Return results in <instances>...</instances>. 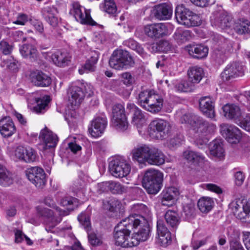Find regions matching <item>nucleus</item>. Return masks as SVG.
Returning a JSON list of instances; mask_svg holds the SVG:
<instances>
[{
  "mask_svg": "<svg viewBox=\"0 0 250 250\" xmlns=\"http://www.w3.org/2000/svg\"><path fill=\"white\" fill-rule=\"evenodd\" d=\"M193 117H197V116L190 113H186L181 117L180 122L182 124H188L192 127L193 125V121L194 120Z\"/></svg>",
  "mask_w": 250,
  "mask_h": 250,
  "instance_id": "obj_58",
  "label": "nucleus"
},
{
  "mask_svg": "<svg viewBox=\"0 0 250 250\" xmlns=\"http://www.w3.org/2000/svg\"><path fill=\"white\" fill-rule=\"evenodd\" d=\"M29 20V17L24 13H19L16 20L13 21V23L20 25H24Z\"/></svg>",
  "mask_w": 250,
  "mask_h": 250,
  "instance_id": "obj_57",
  "label": "nucleus"
},
{
  "mask_svg": "<svg viewBox=\"0 0 250 250\" xmlns=\"http://www.w3.org/2000/svg\"><path fill=\"white\" fill-rule=\"evenodd\" d=\"M51 59L54 63L59 67H64L68 65L70 61L68 54L65 52L57 51L51 55Z\"/></svg>",
  "mask_w": 250,
  "mask_h": 250,
  "instance_id": "obj_37",
  "label": "nucleus"
},
{
  "mask_svg": "<svg viewBox=\"0 0 250 250\" xmlns=\"http://www.w3.org/2000/svg\"><path fill=\"white\" fill-rule=\"evenodd\" d=\"M98 60V56L97 54H95L94 55L92 56L86 62L83 68L79 69V73L83 74L84 73V71H94L95 69V65L97 62Z\"/></svg>",
  "mask_w": 250,
  "mask_h": 250,
  "instance_id": "obj_45",
  "label": "nucleus"
},
{
  "mask_svg": "<svg viewBox=\"0 0 250 250\" xmlns=\"http://www.w3.org/2000/svg\"><path fill=\"white\" fill-rule=\"evenodd\" d=\"M184 156L188 161L199 166L204 164L205 161V158L202 154L194 151L184 152Z\"/></svg>",
  "mask_w": 250,
  "mask_h": 250,
  "instance_id": "obj_40",
  "label": "nucleus"
},
{
  "mask_svg": "<svg viewBox=\"0 0 250 250\" xmlns=\"http://www.w3.org/2000/svg\"><path fill=\"white\" fill-rule=\"evenodd\" d=\"M197 205L201 212L207 213L212 209L214 201L210 197H202L198 200Z\"/></svg>",
  "mask_w": 250,
  "mask_h": 250,
  "instance_id": "obj_42",
  "label": "nucleus"
},
{
  "mask_svg": "<svg viewBox=\"0 0 250 250\" xmlns=\"http://www.w3.org/2000/svg\"><path fill=\"white\" fill-rule=\"evenodd\" d=\"M39 138L41 140L40 146L43 150L55 147L58 141L57 136L46 128L41 130Z\"/></svg>",
  "mask_w": 250,
  "mask_h": 250,
  "instance_id": "obj_22",
  "label": "nucleus"
},
{
  "mask_svg": "<svg viewBox=\"0 0 250 250\" xmlns=\"http://www.w3.org/2000/svg\"><path fill=\"white\" fill-rule=\"evenodd\" d=\"M210 19L212 26L223 30L230 28L233 23L231 17L221 8L213 12Z\"/></svg>",
  "mask_w": 250,
  "mask_h": 250,
  "instance_id": "obj_11",
  "label": "nucleus"
},
{
  "mask_svg": "<svg viewBox=\"0 0 250 250\" xmlns=\"http://www.w3.org/2000/svg\"><path fill=\"white\" fill-rule=\"evenodd\" d=\"M132 158L141 164L147 162L156 166L162 165L165 162V156L160 150L146 145L134 149L132 151Z\"/></svg>",
  "mask_w": 250,
  "mask_h": 250,
  "instance_id": "obj_1",
  "label": "nucleus"
},
{
  "mask_svg": "<svg viewBox=\"0 0 250 250\" xmlns=\"http://www.w3.org/2000/svg\"><path fill=\"white\" fill-rule=\"evenodd\" d=\"M179 195L178 189L175 187H169L164 189L162 193V204L165 206H171L177 200Z\"/></svg>",
  "mask_w": 250,
  "mask_h": 250,
  "instance_id": "obj_29",
  "label": "nucleus"
},
{
  "mask_svg": "<svg viewBox=\"0 0 250 250\" xmlns=\"http://www.w3.org/2000/svg\"><path fill=\"white\" fill-rule=\"evenodd\" d=\"M29 79L35 85L40 87H46L51 83V78L41 71L36 70L31 72Z\"/></svg>",
  "mask_w": 250,
  "mask_h": 250,
  "instance_id": "obj_26",
  "label": "nucleus"
},
{
  "mask_svg": "<svg viewBox=\"0 0 250 250\" xmlns=\"http://www.w3.org/2000/svg\"><path fill=\"white\" fill-rule=\"evenodd\" d=\"M159 51L167 52L171 50L172 46L170 42L167 40H161L158 42Z\"/></svg>",
  "mask_w": 250,
  "mask_h": 250,
  "instance_id": "obj_59",
  "label": "nucleus"
},
{
  "mask_svg": "<svg viewBox=\"0 0 250 250\" xmlns=\"http://www.w3.org/2000/svg\"><path fill=\"white\" fill-rule=\"evenodd\" d=\"M130 218L133 219L134 221L131 224L132 225V229L136 228L140 226L141 228L139 231L132 234V239H135L136 244H134V247L137 246L140 242L146 241L149 234V227L146 219H145L142 215H130Z\"/></svg>",
  "mask_w": 250,
  "mask_h": 250,
  "instance_id": "obj_8",
  "label": "nucleus"
},
{
  "mask_svg": "<svg viewBox=\"0 0 250 250\" xmlns=\"http://www.w3.org/2000/svg\"><path fill=\"white\" fill-rule=\"evenodd\" d=\"M107 123V119L104 115L95 118L88 127L90 135L94 138L101 136L105 130Z\"/></svg>",
  "mask_w": 250,
  "mask_h": 250,
  "instance_id": "obj_23",
  "label": "nucleus"
},
{
  "mask_svg": "<svg viewBox=\"0 0 250 250\" xmlns=\"http://www.w3.org/2000/svg\"><path fill=\"white\" fill-rule=\"evenodd\" d=\"M84 97L82 89L76 85H72L68 91V104L72 110H75L80 104Z\"/></svg>",
  "mask_w": 250,
  "mask_h": 250,
  "instance_id": "obj_25",
  "label": "nucleus"
},
{
  "mask_svg": "<svg viewBox=\"0 0 250 250\" xmlns=\"http://www.w3.org/2000/svg\"><path fill=\"white\" fill-rule=\"evenodd\" d=\"M124 44L132 50H135L139 54H143V48L133 39H129L124 42Z\"/></svg>",
  "mask_w": 250,
  "mask_h": 250,
  "instance_id": "obj_55",
  "label": "nucleus"
},
{
  "mask_svg": "<svg viewBox=\"0 0 250 250\" xmlns=\"http://www.w3.org/2000/svg\"><path fill=\"white\" fill-rule=\"evenodd\" d=\"M194 212V205L190 203L184 206L182 214L186 219L188 220L193 216Z\"/></svg>",
  "mask_w": 250,
  "mask_h": 250,
  "instance_id": "obj_53",
  "label": "nucleus"
},
{
  "mask_svg": "<svg viewBox=\"0 0 250 250\" xmlns=\"http://www.w3.org/2000/svg\"><path fill=\"white\" fill-rule=\"evenodd\" d=\"M212 40L214 44L217 55L225 54L232 47V45L229 41L219 34L213 35Z\"/></svg>",
  "mask_w": 250,
  "mask_h": 250,
  "instance_id": "obj_28",
  "label": "nucleus"
},
{
  "mask_svg": "<svg viewBox=\"0 0 250 250\" xmlns=\"http://www.w3.org/2000/svg\"><path fill=\"white\" fill-rule=\"evenodd\" d=\"M70 12L74 16L76 21L82 24L96 25V22L92 19L90 14L78 2H73Z\"/></svg>",
  "mask_w": 250,
  "mask_h": 250,
  "instance_id": "obj_17",
  "label": "nucleus"
},
{
  "mask_svg": "<svg viewBox=\"0 0 250 250\" xmlns=\"http://www.w3.org/2000/svg\"><path fill=\"white\" fill-rule=\"evenodd\" d=\"M242 240L248 250H250V232H242Z\"/></svg>",
  "mask_w": 250,
  "mask_h": 250,
  "instance_id": "obj_64",
  "label": "nucleus"
},
{
  "mask_svg": "<svg viewBox=\"0 0 250 250\" xmlns=\"http://www.w3.org/2000/svg\"><path fill=\"white\" fill-rule=\"evenodd\" d=\"M130 170V166L122 157L115 158L109 164V170L110 173L116 178H120L127 176Z\"/></svg>",
  "mask_w": 250,
  "mask_h": 250,
  "instance_id": "obj_12",
  "label": "nucleus"
},
{
  "mask_svg": "<svg viewBox=\"0 0 250 250\" xmlns=\"http://www.w3.org/2000/svg\"><path fill=\"white\" fill-rule=\"evenodd\" d=\"M199 107L201 111L208 117H214V110L213 103L208 97H202L199 101Z\"/></svg>",
  "mask_w": 250,
  "mask_h": 250,
  "instance_id": "obj_32",
  "label": "nucleus"
},
{
  "mask_svg": "<svg viewBox=\"0 0 250 250\" xmlns=\"http://www.w3.org/2000/svg\"><path fill=\"white\" fill-rule=\"evenodd\" d=\"M244 67L239 62H234L228 64L221 73L223 81H229L237 77L244 75Z\"/></svg>",
  "mask_w": 250,
  "mask_h": 250,
  "instance_id": "obj_19",
  "label": "nucleus"
},
{
  "mask_svg": "<svg viewBox=\"0 0 250 250\" xmlns=\"http://www.w3.org/2000/svg\"><path fill=\"white\" fill-rule=\"evenodd\" d=\"M220 132L227 141L231 144L238 143L242 137L240 130L232 125L227 124L221 125Z\"/></svg>",
  "mask_w": 250,
  "mask_h": 250,
  "instance_id": "obj_18",
  "label": "nucleus"
},
{
  "mask_svg": "<svg viewBox=\"0 0 250 250\" xmlns=\"http://www.w3.org/2000/svg\"><path fill=\"white\" fill-rule=\"evenodd\" d=\"M163 174L154 168L148 169L143 180V186L149 194H155L161 188Z\"/></svg>",
  "mask_w": 250,
  "mask_h": 250,
  "instance_id": "obj_4",
  "label": "nucleus"
},
{
  "mask_svg": "<svg viewBox=\"0 0 250 250\" xmlns=\"http://www.w3.org/2000/svg\"><path fill=\"white\" fill-rule=\"evenodd\" d=\"M15 242L16 243H20L23 240V238L25 237L27 243L29 245H31L32 244V242H31L30 239L26 237L25 235H24L21 231L19 230H16L15 232Z\"/></svg>",
  "mask_w": 250,
  "mask_h": 250,
  "instance_id": "obj_63",
  "label": "nucleus"
},
{
  "mask_svg": "<svg viewBox=\"0 0 250 250\" xmlns=\"http://www.w3.org/2000/svg\"><path fill=\"white\" fill-rule=\"evenodd\" d=\"M21 55L25 57L35 60L38 56L36 48L32 44H26L23 45L20 49Z\"/></svg>",
  "mask_w": 250,
  "mask_h": 250,
  "instance_id": "obj_41",
  "label": "nucleus"
},
{
  "mask_svg": "<svg viewBox=\"0 0 250 250\" xmlns=\"http://www.w3.org/2000/svg\"><path fill=\"white\" fill-rule=\"evenodd\" d=\"M26 174L28 180L38 188H42L45 183V174L44 170L38 167L27 169Z\"/></svg>",
  "mask_w": 250,
  "mask_h": 250,
  "instance_id": "obj_21",
  "label": "nucleus"
},
{
  "mask_svg": "<svg viewBox=\"0 0 250 250\" xmlns=\"http://www.w3.org/2000/svg\"><path fill=\"white\" fill-rule=\"evenodd\" d=\"M235 123L246 131H250V114L246 115L242 119L239 118Z\"/></svg>",
  "mask_w": 250,
  "mask_h": 250,
  "instance_id": "obj_54",
  "label": "nucleus"
},
{
  "mask_svg": "<svg viewBox=\"0 0 250 250\" xmlns=\"http://www.w3.org/2000/svg\"><path fill=\"white\" fill-rule=\"evenodd\" d=\"M156 241L164 247H166L171 242V233L161 219L158 220L157 223Z\"/></svg>",
  "mask_w": 250,
  "mask_h": 250,
  "instance_id": "obj_24",
  "label": "nucleus"
},
{
  "mask_svg": "<svg viewBox=\"0 0 250 250\" xmlns=\"http://www.w3.org/2000/svg\"><path fill=\"white\" fill-rule=\"evenodd\" d=\"M109 185V191L113 194H121L126 191V188L119 182L110 181Z\"/></svg>",
  "mask_w": 250,
  "mask_h": 250,
  "instance_id": "obj_52",
  "label": "nucleus"
},
{
  "mask_svg": "<svg viewBox=\"0 0 250 250\" xmlns=\"http://www.w3.org/2000/svg\"><path fill=\"white\" fill-rule=\"evenodd\" d=\"M173 38L177 43L182 44L190 39V32L188 30H183L179 28L175 32Z\"/></svg>",
  "mask_w": 250,
  "mask_h": 250,
  "instance_id": "obj_43",
  "label": "nucleus"
},
{
  "mask_svg": "<svg viewBox=\"0 0 250 250\" xmlns=\"http://www.w3.org/2000/svg\"><path fill=\"white\" fill-rule=\"evenodd\" d=\"M188 76L189 81L193 83H198L204 76L202 68L198 66L190 67L188 70Z\"/></svg>",
  "mask_w": 250,
  "mask_h": 250,
  "instance_id": "obj_36",
  "label": "nucleus"
},
{
  "mask_svg": "<svg viewBox=\"0 0 250 250\" xmlns=\"http://www.w3.org/2000/svg\"><path fill=\"white\" fill-rule=\"evenodd\" d=\"M202 187L205 189L215 192L217 194H220L222 193V189L216 185L213 184H205L203 185Z\"/></svg>",
  "mask_w": 250,
  "mask_h": 250,
  "instance_id": "obj_61",
  "label": "nucleus"
},
{
  "mask_svg": "<svg viewBox=\"0 0 250 250\" xmlns=\"http://www.w3.org/2000/svg\"><path fill=\"white\" fill-rule=\"evenodd\" d=\"M50 99L48 96L35 98L36 105L33 107V111L37 114H43L49 108Z\"/></svg>",
  "mask_w": 250,
  "mask_h": 250,
  "instance_id": "obj_33",
  "label": "nucleus"
},
{
  "mask_svg": "<svg viewBox=\"0 0 250 250\" xmlns=\"http://www.w3.org/2000/svg\"><path fill=\"white\" fill-rule=\"evenodd\" d=\"M134 220L130 218V216L119 222L114 229V239L115 244L122 248H131L134 247L137 241L130 237V229H132L131 224Z\"/></svg>",
  "mask_w": 250,
  "mask_h": 250,
  "instance_id": "obj_2",
  "label": "nucleus"
},
{
  "mask_svg": "<svg viewBox=\"0 0 250 250\" xmlns=\"http://www.w3.org/2000/svg\"><path fill=\"white\" fill-rule=\"evenodd\" d=\"M13 182L10 173L5 169L0 170V185L4 186H8Z\"/></svg>",
  "mask_w": 250,
  "mask_h": 250,
  "instance_id": "obj_51",
  "label": "nucleus"
},
{
  "mask_svg": "<svg viewBox=\"0 0 250 250\" xmlns=\"http://www.w3.org/2000/svg\"><path fill=\"white\" fill-rule=\"evenodd\" d=\"M122 78L124 84L127 85H131L134 82V78L129 72L123 73Z\"/></svg>",
  "mask_w": 250,
  "mask_h": 250,
  "instance_id": "obj_62",
  "label": "nucleus"
},
{
  "mask_svg": "<svg viewBox=\"0 0 250 250\" xmlns=\"http://www.w3.org/2000/svg\"><path fill=\"white\" fill-rule=\"evenodd\" d=\"M184 141V137L183 135L179 134L172 138H171L169 141V145L171 146H177L183 143Z\"/></svg>",
  "mask_w": 250,
  "mask_h": 250,
  "instance_id": "obj_60",
  "label": "nucleus"
},
{
  "mask_svg": "<svg viewBox=\"0 0 250 250\" xmlns=\"http://www.w3.org/2000/svg\"><path fill=\"white\" fill-rule=\"evenodd\" d=\"M175 89L178 92H191L194 89V85L190 81H181L175 84Z\"/></svg>",
  "mask_w": 250,
  "mask_h": 250,
  "instance_id": "obj_50",
  "label": "nucleus"
},
{
  "mask_svg": "<svg viewBox=\"0 0 250 250\" xmlns=\"http://www.w3.org/2000/svg\"><path fill=\"white\" fill-rule=\"evenodd\" d=\"M138 104L150 112L157 113L162 108L163 99L153 90H145L139 93Z\"/></svg>",
  "mask_w": 250,
  "mask_h": 250,
  "instance_id": "obj_3",
  "label": "nucleus"
},
{
  "mask_svg": "<svg viewBox=\"0 0 250 250\" xmlns=\"http://www.w3.org/2000/svg\"><path fill=\"white\" fill-rule=\"evenodd\" d=\"M100 8L102 11L111 15L115 14L117 10L114 0H104V2L101 4Z\"/></svg>",
  "mask_w": 250,
  "mask_h": 250,
  "instance_id": "obj_47",
  "label": "nucleus"
},
{
  "mask_svg": "<svg viewBox=\"0 0 250 250\" xmlns=\"http://www.w3.org/2000/svg\"><path fill=\"white\" fill-rule=\"evenodd\" d=\"M127 109L132 114V123L139 128L146 123V117L144 114L138 107L133 103H128Z\"/></svg>",
  "mask_w": 250,
  "mask_h": 250,
  "instance_id": "obj_27",
  "label": "nucleus"
},
{
  "mask_svg": "<svg viewBox=\"0 0 250 250\" xmlns=\"http://www.w3.org/2000/svg\"><path fill=\"white\" fill-rule=\"evenodd\" d=\"M175 15L178 23L187 27L198 26L201 23L200 16L187 8L183 4L176 6Z\"/></svg>",
  "mask_w": 250,
  "mask_h": 250,
  "instance_id": "obj_5",
  "label": "nucleus"
},
{
  "mask_svg": "<svg viewBox=\"0 0 250 250\" xmlns=\"http://www.w3.org/2000/svg\"><path fill=\"white\" fill-rule=\"evenodd\" d=\"M223 110L225 116L234 120L235 122L242 115L240 107L234 104H226L223 107Z\"/></svg>",
  "mask_w": 250,
  "mask_h": 250,
  "instance_id": "obj_34",
  "label": "nucleus"
},
{
  "mask_svg": "<svg viewBox=\"0 0 250 250\" xmlns=\"http://www.w3.org/2000/svg\"><path fill=\"white\" fill-rule=\"evenodd\" d=\"M144 32L151 38H160L168 34V24L157 23L146 25L144 27Z\"/></svg>",
  "mask_w": 250,
  "mask_h": 250,
  "instance_id": "obj_20",
  "label": "nucleus"
},
{
  "mask_svg": "<svg viewBox=\"0 0 250 250\" xmlns=\"http://www.w3.org/2000/svg\"><path fill=\"white\" fill-rule=\"evenodd\" d=\"M233 28L235 32L239 34L250 33V21L248 20H242L235 23Z\"/></svg>",
  "mask_w": 250,
  "mask_h": 250,
  "instance_id": "obj_46",
  "label": "nucleus"
},
{
  "mask_svg": "<svg viewBox=\"0 0 250 250\" xmlns=\"http://www.w3.org/2000/svg\"><path fill=\"white\" fill-rule=\"evenodd\" d=\"M121 206L120 202L114 198H110L108 200L103 202L104 208L111 212L116 211L119 209Z\"/></svg>",
  "mask_w": 250,
  "mask_h": 250,
  "instance_id": "obj_49",
  "label": "nucleus"
},
{
  "mask_svg": "<svg viewBox=\"0 0 250 250\" xmlns=\"http://www.w3.org/2000/svg\"><path fill=\"white\" fill-rule=\"evenodd\" d=\"M44 203L46 206L55 208L56 211H57L60 215H65V211H62L59 208L57 207L56 205L55 202L53 198L51 196L46 197L44 200Z\"/></svg>",
  "mask_w": 250,
  "mask_h": 250,
  "instance_id": "obj_56",
  "label": "nucleus"
},
{
  "mask_svg": "<svg viewBox=\"0 0 250 250\" xmlns=\"http://www.w3.org/2000/svg\"><path fill=\"white\" fill-rule=\"evenodd\" d=\"M78 219L83 228L87 232L88 242L89 244L93 246H99L103 243V238L100 235L95 233H89L90 230L91 224L89 215L83 212L78 217Z\"/></svg>",
  "mask_w": 250,
  "mask_h": 250,
  "instance_id": "obj_15",
  "label": "nucleus"
},
{
  "mask_svg": "<svg viewBox=\"0 0 250 250\" xmlns=\"http://www.w3.org/2000/svg\"><path fill=\"white\" fill-rule=\"evenodd\" d=\"M112 125L117 130L124 131L128 127V122L125 113L124 107L121 104H116L113 107Z\"/></svg>",
  "mask_w": 250,
  "mask_h": 250,
  "instance_id": "obj_13",
  "label": "nucleus"
},
{
  "mask_svg": "<svg viewBox=\"0 0 250 250\" xmlns=\"http://www.w3.org/2000/svg\"><path fill=\"white\" fill-rule=\"evenodd\" d=\"M36 210L38 214L44 219L45 229L47 231H51V229L54 228L62 221V218L55 216L53 212L50 209L38 206Z\"/></svg>",
  "mask_w": 250,
  "mask_h": 250,
  "instance_id": "obj_16",
  "label": "nucleus"
},
{
  "mask_svg": "<svg viewBox=\"0 0 250 250\" xmlns=\"http://www.w3.org/2000/svg\"><path fill=\"white\" fill-rule=\"evenodd\" d=\"M193 125L192 129L196 133L195 137L201 138L202 142L201 145L206 144L208 139L205 137L208 134L213 132L216 129V126L213 124H209L200 117H193Z\"/></svg>",
  "mask_w": 250,
  "mask_h": 250,
  "instance_id": "obj_10",
  "label": "nucleus"
},
{
  "mask_svg": "<svg viewBox=\"0 0 250 250\" xmlns=\"http://www.w3.org/2000/svg\"><path fill=\"white\" fill-rule=\"evenodd\" d=\"M210 154L214 157L222 159L224 156V149L222 142L220 140H214L210 143Z\"/></svg>",
  "mask_w": 250,
  "mask_h": 250,
  "instance_id": "obj_38",
  "label": "nucleus"
},
{
  "mask_svg": "<svg viewBox=\"0 0 250 250\" xmlns=\"http://www.w3.org/2000/svg\"><path fill=\"white\" fill-rule=\"evenodd\" d=\"M16 131V126L10 117H4L0 120V132L3 137H11Z\"/></svg>",
  "mask_w": 250,
  "mask_h": 250,
  "instance_id": "obj_30",
  "label": "nucleus"
},
{
  "mask_svg": "<svg viewBox=\"0 0 250 250\" xmlns=\"http://www.w3.org/2000/svg\"><path fill=\"white\" fill-rule=\"evenodd\" d=\"M109 64L111 67L116 70L126 69L133 66L134 61L128 51L117 50L113 52Z\"/></svg>",
  "mask_w": 250,
  "mask_h": 250,
  "instance_id": "obj_6",
  "label": "nucleus"
},
{
  "mask_svg": "<svg viewBox=\"0 0 250 250\" xmlns=\"http://www.w3.org/2000/svg\"><path fill=\"white\" fill-rule=\"evenodd\" d=\"M236 217L243 222L250 224V201L239 200L233 204Z\"/></svg>",
  "mask_w": 250,
  "mask_h": 250,
  "instance_id": "obj_14",
  "label": "nucleus"
},
{
  "mask_svg": "<svg viewBox=\"0 0 250 250\" xmlns=\"http://www.w3.org/2000/svg\"><path fill=\"white\" fill-rule=\"evenodd\" d=\"M57 9L54 7L45 8L44 11V18L46 21L51 26L55 27L58 25L59 21L56 16Z\"/></svg>",
  "mask_w": 250,
  "mask_h": 250,
  "instance_id": "obj_39",
  "label": "nucleus"
},
{
  "mask_svg": "<svg viewBox=\"0 0 250 250\" xmlns=\"http://www.w3.org/2000/svg\"><path fill=\"white\" fill-rule=\"evenodd\" d=\"M172 13L170 6L164 3L155 6L153 14L156 18L160 20H166L170 19Z\"/></svg>",
  "mask_w": 250,
  "mask_h": 250,
  "instance_id": "obj_31",
  "label": "nucleus"
},
{
  "mask_svg": "<svg viewBox=\"0 0 250 250\" xmlns=\"http://www.w3.org/2000/svg\"><path fill=\"white\" fill-rule=\"evenodd\" d=\"M10 155L15 161H21L26 163L35 162L38 158L37 151L30 146H17L10 151Z\"/></svg>",
  "mask_w": 250,
  "mask_h": 250,
  "instance_id": "obj_9",
  "label": "nucleus"
},
{
  "mask_svg": "<svg viewBox=\"0 0 250 250\" xmlns=\"http://www.w3.org/2000/svg\"><path fill=\"white\" fill-rule=\"evenodd\" d=\"M87 177L83 173L81 172L79 175V178L76 179L73 184V188L75 192H79L80 190L83 191L87 182Z\"/></svg>",
  "mask_w": 250,
  "mask_h": 250,
  "instance_id": "obj_48",
  "label": "nucleus"
},
{
  "mask_svg": "<svg viewBox=\"0 0 250 250\" xmlns=\"http://www.w3.org/2000/svg\"><path fill=\"white\" fill-rule=\"evenodd\" d=\"M165 219L167 225L172 228H176L179 224V219L177 213L174 211L167 210L165 215Z\"/></svg>",
  "mask_w": 250,
  "mask_h": 250,
  "instance_id": "obj_44",
  "label": "nucleus"
},
{
  "mask_svg": "<svg viewBox=\"0 0 250 250\" xmlns=\"http://www.w3.org/2000/svg\"><path fill=\"white\" fill-rule=\"evenodd\" d=\"M186 50L194 58L202 59L207 56L208 49L202 45H189L186 47Z\"/></svg>",
  "mask_w": 250,
  "mask_h": 250,
  "instance_id": "obj_35",
  "label": "nucleus"
},
{
  "mask_svg": "<svg viewBox=\"0 0 250 250\" xmlns=\"http://www.w3.org/2000/svg\"><path fill=\"white\" fill-rule=\"evenodd\" d=\"M171 130V124L168 121L161 119L152 121L149 125V135L153 139H164L168 136Z\"/></svg>",
  "mask_w": 250,
  "mask_h": 250,
  "instance_id": "obj_7",
  "label": "nucleus"
}]
</instances>
